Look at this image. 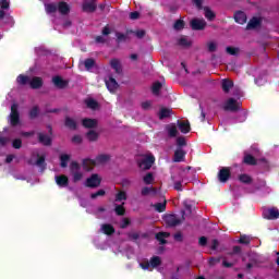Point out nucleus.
Wrapping results in <instances>:
<instances>
[{
	"label": "nucleus",
	"instance_id": "1",
	"mask_svg": "<svg viewBox=\"0 0 279 279\" xmlns=\"http://www.w3.org/2000/svg\"><path fill=\"white\" fill-rule=\"evenodd\" d=\"M156 162V158L151 154L144 155L138 159V167L143 171H147V169H151V165Z\"/></svg>",
	"mask_w": 279,
	"mask_h": 279
},
{
	"label": "nucleus",
	"instance_id": "33",
	"mask_svg": "<svg viewBox=\"0 0 279 279\" xmlns=\"http://www.w3.org/2000/svg\"><path fill=\"white\" fill-rule=\"evenodd\" d=\"M179 45L181 47H191L192 41H191V39H187L186 37L182 36L179 38Z\"/></svg>",
	"mask_w": 279,
	"mask_h": 279
},
{
	"label": "nucleus",
	"instance_id": "18",
	"mask_svg": "<svg viewBox=\"0 0 279 279\" xmlns=\"http://www.w3.org/2000/svg\"><path fill=\"white\" fill-rule=\"evenodd\" d=\"M52 82H53L54 86H57V88H65V86L68 84L66 81L62 80V77H60V76H54L52 78Z\"/></svg>",
	"mask_w": 279,
	"mask_h": 279
},
{
	"label": "nucleus",
	"instance_id": "46",
	"mask_svg": "<svg viewBox=\"0 0 279 279\" xmlns=\"http://www.w3.org/2000/svg\"><path fill=\"white\" fill-rule=\"evenodd\" d=\"M244 162L246 165H256V159L252 157V155H245L244 156Z\"/></svg>",
	"mask_w": 279,
	"mask_h": 279
},
{
	"label": "nucleus",
	"instance_id": "10",
	"mask_svg": "<svg viewBox=\"0 0 279 279\" xmlns=\"http://www.w3.org/2000/svg\"><path fill=\"white\" fill-rule=\"evenodd\" d=\"M11 125L19 124V106L12 105L11 107V114H10Z\"/></svg>",
	"mask_w": 279,
	"mask_h": 279
},
{
	"label": "nucleus",
	"instance_id": "24",
	"mask_svg": "<svg viewBox=\"0 0 279 279\" xmlns=\"http://www.w3.org/2000/svg\"><path fill=\"white\" fill-rule=\"evenodd\" d=\"M258 25H260V19L253 17L247 24V29H256Z\"/></svg>",
	"mask_w": 279,
	"mask_h": 279
},
{
	"label": "nucleus",
	"instance_id": "49",
	"mask_svg": "<svg viewBox=\"0 0 279 279\" xmlns=\"http://www.w3.org/2000/svg\"><path fill=\"white\" fill-rule=\"evenodd\" d=\"M174 29H177V31L184 29V21L178 20V21L174 23Z\"/></svg>",
	"mask_w": 279,
	"mask_h": 279
},
{
	"label": "nucleus",
	"instance_id": "14",
	"mask_svg": "<svg viewBox=\"0 0 279 279\" xmlns=\"http://www.w3.org/2000/svg\"><path fill=\"white\" fill-rule=\"evenodd\" d=\"M168 136H170L171 138H175V136H178V126L175 124H168L166 126Z\"/></svg>",
	"mask_w": 279,
	"mask_h": 279
},
{
	"label": "nucleus",
	"instance_id": "12",
	"mask_svg": "<svg viewBox=\"0 0 279 279\" xmlns=\"http://www.w3.org/2000/svg\"><path fill=\"white\" fill-rule=\"evenodd\" d=\"M230 179V169L229 168H222L218 173V180L219 182L226 183Z\"/></svg>",
	"mask_w": 279,
	"mask_h": 279
},
{
	"label": "nucleus",
	"instance_id": "4",
	"mask_svg": "<svg viewBox=\"0 0 279 279\" xmlns=\"http://www.w3.org/2000/svg\"><path fill=\"white\" fill-rule=\"evenodd\" d=\"M140 265H141L142 269H144V270L148 269L149 271H151V269H154V268L158 267V265H160V257H153L150 259V263L144 262V263H141Z\"/></svg>",
	"mask_w": 279,
	"mask_h": 279
},
{
	"label": "nucleus",
	"instance_id": "3",
	"mask_svg": "<svg viewBox=\"0 0 279 279\" xmlns=\"http://www.w3.org/2000/svg\"><path fill=\"white\" fill-rule=\"evenodd\" d=\"M263 217L264 219H269V220L279 219V209L276 207L265 208L263 210Z\"/></svg>",
	"mask_w": 279,
	"mask_h": 279
},
{
	"label": "nucleus",
	"instance_id": "21",
	"mask_svg": "<svg viewBox=\"0 0 279 279\" xmlns=\"http://www.w3.org/2000/svg\"><path fill=\"white\" fill-rule=\"evenodd\" d=\"M56 182L58 186H66L69 184V178L66 175H58L56 177Z\"/></svg>",
	"mask_w": 279,
	"mask_h": 279
},
{
	"label": "nucleus",
	"instance_id": "8",
	"mask_svg": "<svg viewBox=\"0 0 279 279\" xmlns=\"http://www.w3.org/2000/svg\"><path fill=\"white\" fill-rule=\"evenodd\" d=\"M190 25H191L192 29H196V31L204 29L206 27V20H204V19H193L190 22Z\"/></svg>",
	"mask_w": 279,
	"mask_h": 279
},
{
	"label": "nucleus",
	"instance_id": "43",
	"mask_svg": "<svg viewBox=\"0 0 279 279\" xmlns=\"http://www.w3.org/2000/svg\"><path fill=\"white\" fill-rule=\"evenodd\" d=\"M58 5L56 4H46V12L48 14H53V12H57Z\"/></svg>",
	"mask_w": 279,
	"mask_h": 279
},
{
	"label": "nucleus",
	"instance_id": "25",
	"mask_svg": "<svg viewBox=\"0 0 279 279\" xmlns=\"http://www.w3.org/2000/svg\"><path fill=\"white\" fill-rule=\"evenodd\" d=\"M234 86V83L230 80H223L222 81V89L225 93H230V88Z\"/></svg>",
	"mask_w": 279,
	"mask_h": 279
},
{
	"label": "nucleus",
	"instance_id": "29",
	"mask_svg": "<svg viewBox=\"0 0 279 279\" xmlns=\"http://www.w3.org/2000/svg\"><path fill=\"white\" fill-rule=\"evenodd\" d=\"M83 167L85 171H92L93 167H95V161L93 159H85L83 161Z\"/></svg>",
	"mask_w": 279,
	"mask_h": 279
},
{
	"label": "nucleus",
	"instance_id": "44",
	"mask_svg": "<svg viewBox=\"0 0 279 279\" xmlns=\"http://www.w3.org/2000/svg\"><path fill=\"white\" fill-rule=\"evenodd\" d=\"M240 182H243L244 184H250V182H252V177L247 175V174H241L239 177Z\"/></svg>",
	"mask_w": 279,
	"mask_h": 279
},
{
	"label": "nucleus",
	"instance_id": "5",
	"mask_svg": "<svg viewBox=\"0 0 279 279\" xmlns=\"http://www.w3.org/2000/svg\"><path fill=\"white\" fill-rule=\"evenodd\" d=\"M71 173L74 178V182H80V180H82L83 174H82L80 165L77 162L71 163Z\"/></svg>",
	"mask_w": 279,
	"mask_h": 279
},
{
	"label": "nucleus",
	"instance_id": "38",
	"mask_svg": "<svg viewBox=\"0 0 279 279\" xmlns=\"http://www.w3.org/2000/svg\"><path fill=\"white\" fill-rule=\"evenodd\" d=\"M65 125L66 128H70V130H75V128H77V123H75V120L71 118L65 119Z\"/></svg>",
	"mask_w": 279,
	"mask_h": 279
},
{
	"label": "nucleus",
	"instance_id": "52",
	"mask_svg": "<svg viewBox=\"0 0 279 279\" xmlns=\"http://www.w3.org/2000/svg\"><path fill=\"white\" fill-rule=\"evenodd\" d=\"M104 195H106V191L99 190L98 192L92 194V199H96V197H101Z\"/></svg>",
	"mask_w": 279,
	"mask_h": 279
},
{
	"label": "nucleus",
	"instance_id": "15",
	"mask_svg": "<svg viewBox=\"0 0 279 279\" xmlns=\"http://www.w3.org/2000/svg\"><path fill=\"white\" fill-rule=\"evenodd\" d=\"M57 9L60 14H69V12H71V7H69L66 2H59Z\"/></svg>",
	"mask_w": 279,
	"mask_h": 279
},
{
	"label": "nucleus",
	"instance_id": "50",
	"mask_svg": "<svg viewBox=\"0 0 279 279\" xmlns=\"http://www.w3.org/2000/svg\"><path fill=\"white\" fill-rule=\"evenodd\" d=\"M123 204H124V203H123ZM123 204L116 206V213H117V215H125V208L123 207Z\"/></svg>",
	"mask_w": 279,
	"mask_h": 279
},
{
	"label": "nucleus",
	"instance_id": "39",
	"mask_svg": "<svg viewBox=\"0 0 279 279\" xmlns=\"http://www.w3.org/2000/svg\"><path fill=\"white\" fill-rule=\"evenodd\" d=\"M143 181L145 184H154V174L148 172L146 175H144Z\"/></svg>",
	"mask_w": 279,
	"mask_h": 279
},
{
	"label": "nucleus",
	"instance_id": "31",
	"mask_svg": "<svg viewBox=\"0 0 279 279\" xmlns=\"http://www.w3.org/2000/svg\"><path fill=\"white\" fill-rule=\"evenodd\" d=\"M171 117V110L168 109V108H162L160 111H159V119H167Z\"/></svg>",
	"mask_w": 279,
	"mask_h": 279
},
{
	"label": "nucleus",
	"instance_id": "26",
	"mask_svg": "<svg viewBox=\"0 0 279 279\" xmlns=\"http://www.w3.org/2000/svg\"><path fill=\"white\" fill-rule=\"evenodd\" d=\"M156 239L159 241V243H161V245H165V243H167L165 239H169V232L157 233Z\"/></svg>",
	"mask_w": 279,
	"mask_h": 279
},
{
	"label": "nucleus",
	"instance_id": "42",
	"mask_svg": "<svg viewBox=\"0 0 279 279\" xmlns=\"http://www.w3.org/2000/svg\"><path fill=\"white\" fill-rule=\"evenodd\" d=\"M84 64H85V69H86L87 71H90V69H93V66H95V60H93V59H86V60L84 61Z\"/></svg>",
	"mask_w": 279,
	"mask_h": 279
},
{
	"label": "nucleus",
	"instance_id": "64",
	"mask_svg": "<svg viewBox=\"0 0 279 279\" xmlns=\"http://www.w3.org/2000/svg\"><path fill=\"white\" fill-rule=\"evenodd\" d=\"M174 191H182V183L181 182H175L174 183Z\"/></svg>",
	"mask_w": 279,
	"mask_h": 279
},
{
	"label": "nucleus",
	"instance_id": "48",
	"mask_svg": "<svg viewBox=\"0 0 279 279\" xmlns=\"http://www.w3.org/2000/svg\"><path fill=\"white\" fill-rule=\"evenodd\" d=\"M108 160H110V156H108V155H99L96 158L97 162H108Z\"/></svg>",
	"mask_w": 279,
	"mask_h": 279
},
{
	"label": "nucleus",
	"instance_id": "55",
	"mask_svg": "<svg viewBox=\"0 0 279 279\" xmlns=\"http://www.w3.org/2000/svg\"><path fill=\"white\" fill-rule=\"evenodd\" d=\"M1 8H2V10H8V8H10V1L2 0L1 1Z\"/></svg>",
	"mask_w": 279,
	"mask_h": 279
},
{
	"label": "nucleus",
	"instance_id": "45",
	"mask_svg": "<svg viewBox=\"0 0 279 279\" xmlns=\"http://www.w3.org/2000/svg\"><path fill=\"white\" fill-rule=\"evenodd\" d=\"M160 88H162V83L156 82L153 84V93L154 95H158L160 93Z\"/></svg>",
	"mask_w": 279,
	"mask_h": 279
},
{
	"label": "nucleus",
	"instance_id": "40",
	"mask_svg": "<svg viewBox=\"0 0 279 279\" xmlns=\"http://www.w3.org/2000/svg\"><path fill=\"white\" fill-rule=\"evenodd\" d=\"M156 189L154 187H143L142 195H155Z\"/></svg>",
	"mask_w": 279,
	"mask_h": 279
},
{
	"label": "nucleus",
	"instance_id": "17",
	"mask_svg": "<svg viewBox=\"0 0 279 279\" xmlns=\"http://www.w3.org/2000/svg\"><path fill=\"white\" fill-rule=\"evenodd\" d=\"M235 23H239L240 25H243L247 22V15L243 12H236L234 15Z\"/></svg>",
	"mask_w": 279,
	"mask_h": 279
},
{
	"label": "nucleus",
	"instance_id": "2",
	"mask_svg": "<svg viewBox=\"0 0 279 279\" xmlns=\"http://www.w3.org/2000/svg\"><path fill=\"white\" fill-rule=\"evenodd\" d=\"M241 252V247L235 246L233 248V253L229 254L227 257L223 258L222 265L223 267H233L236 264V254Z\"/></svg>",
	"mask_w": 279,
	"mask_h": 279
},
{
	"label": "nucleus",
	"instance_id": "59",
	"mask_svg": "<svg viewBox=\"0 0 279 279\" xmlns=\"http://www.w3.org/2000/svg\"><path fill=\"white\" fill-rule=\"evenodd\" d=\"M236 48L228 47L227 48V53H230V56H235L236 53Z\"/></svg>",
	"mask_w": 279,
	"mask_h": 279
},
{
	"label": "nucleus",
	"instance_id": "34",
	"mask_svg": "<svg viewBox=\"0 0 279 279\" xmlns=\"http://www.w3.org/2000/svg\"><path fill=\"white\" fill-rule=\"evenodd\" d=\"M39 141L43 143V145H51V136L39 134Z\"/></svg>",
	"mask_w": 279,
	"mask_h": 279
},
{
	"label": "nucleus",
	"instance_id": "61",
	"mask_svg": "<svg viewBox=\"0 0 279 279\" xmlns=\"http://www.w3.org/2000/svg\"><path fill=\"white\" fill-rule=\"evenodd\" d=\"M210 247H211V250H217V247H219V241L213 240Z\"/></svg>",
	"mask_w": 279,
	"mask_h": 279
},
{
	"label": "nucleus",
	"instance_id": "51",
	"mask_svg": "<svg viewBox=\"0 0 279 279\" xmlns=\"http://www.w3.org/2000/svg\"><path fill=\"white\" fill-rule=\"evenodd\" d=\"M177 145H178L179 147H184V146H186V138H184V137H178V138H177Z\"/></svg>",
	"mask_w": 279,
	"mask_h": 279
},
{
	"label": "nucleus",
	"instance_id": "6",
	"mask_svg": "<svg viewBox=\"0 0 279 279\" xmlns=\"http://www.w3.org/2000/svg\"><path fill=\"white\" fill-rule=\"evenodd\" d=\"M101 184V177L99 174H93L90 178L86 180V186L89 189H95Z\"/></svg>",
	"mask_w": 279,
	"mask_h": 279
},
{
	"label": "nucleus",
	"instance_id": "57",
	"mask_svg": "<svg viewBox=\"0 0 279 279\" xmlns=\"http://www.w3.org/2000/svg\"><path fill=\"white\" fill-rule=\"evenodd\" d=\"M72 142L75 143L76 145H80V143H82V137H81V135H75V136L72 138Z\"/></svg>",
	"mask_w": 279,
	"mask_h": 279
},
{
	"label": "nucleus",
	"instance_id": "36",
	"mask_svg": "<svg viewBox=\"0 0 279 279\" xmlns=\"http://www.w3.org/2000/svg\"><path fill=\"white\" fill-rule=\"evenodd\" d=\"M86 137L88 138V141L95 142V141H97V138H99V133H97L96 131H89L86 134Z\"/></svg>",
	"mask_w": 279,
	"mask_h": 279
},
{
	"label": "nucleus",
	"instance_id": "32",
	"mask_svg": "<svg viewBox=\"0 0 279 279\" xmlns=\"http://www.w3.org/2000/svg\"><path fill=\"white\" fill-rule=\"evenodd\" d=\"M101 231L104 234H113L114 233V228L110 225H102L101 226Z\"/></svg>",
	"mask_w": 279,
	"mask_h": 279
},
{
	"label": "nucleus",
	"instance_id": "41",
	"mask_svg": "<svg viewBox=\"0 0 279 279\" xmlns=\"http://www.w3.org/2000/svg\"><path fill=\"white\" fill-rule=\"evenodd\" d=\"M166 209L167 203H158L155 205V210H157V213H165Z\"/></svg>",
	"mask_w": 279,
	"mask_h": 279
},
{
	"label": "nucleus",
	"instance_id": "27",
	"mask_svg": "<svg viewBox=\"0 0 279 279\" xmlns=\"http://www.w3.org/2000/svg\"><path fill=\"white\" fill-rule=\"evenodd\" d=\"M32 165H37V167H43L45 165V157L37 155V158H34L31 160Z\"/></svg>",
	"mask_w": 279,
	"mask_h": 279
},
{
	"label": "nucleus",
	"instance_id": "16",
	"mask_svg": "<svg viewBox=\"0 0 279 279\" xmlns=\"http://www.w3.org/2000/svg\"><path fill=\"white\" fill-rule=\"evenodd\" d=\"M184 156H186V153H184V150L182 148H178L174 151V162H182L184 160Z\"/></svg>",
	"mask_w": 279,
	"mask_h": 279
},
{
	"label": "nucleus",
	"instance_id": "53",
	"mask_svg": "<svg viewBox=\"0 0 279 279\" xmlns=\"http://www.w3.org/2000/svg\"><path fill=\"white\" fill-rule=\"evenodd\" d=\"M250 241H251V239H250V236H247V235H242V236L240 238V243H242L243 245L250 244Z\"/></svg>",
	"mask_w": 279,
	"mask_h": 279
},
{
	"label": "nucleus",
	"instance_id": "56",
	"mask_svg": "<svg viewBox=\"0 0 279 279\" xmlns=\"http://www.w3.org/2000/svg\"><path fill=\"white\" fill-rule=\"evenodd\" d=\"M31 117H32V119H34L35 117H38V107H34L31 110Z\"/></svg>",
	"mask_w": 279,
	"mask_h": 279
},
{
	"label": "nucleus",
	"instance_id": "37",
	"mask_svg": "<svg viewBox=\"0 0 279 279\" xmlns=\"http://www.w3.org/2000/svg\"><path fill=\"white\" fill-rule=\"evenodd\" d=\"M125 199H128V193L124 191H121L116 195V202H125Z\"/></svg>",
	"mask_w": 279,
	"mask_h": 279
},
{
	"label": "nucleus",
	"instance_id": "54",
	"mask_svg": "<svg viewBox=\"0 0 279 279\" xmlns=\"http://www.w3.org/2000/svg\"><path fill=\"white\" fill-rule=\"evenodd\" d=\"M12 145H13L14 149H21V146L23 145V142L17 138V140L13 141Z\"/></svg>",
	"mask_w": 279,
	"mask_h": 279
},
{
	"label": "nucleus",
	"instance_id": "19",
	"mask_svg": "<svg viewBox=\"0 0 279 279\" xmlns=\"http://www.w3.org/2000/svg\"><path fill=\"white\" fill-rule=\"evenodd\" d=\"M165 219L168 226H178L180 223V220L178 217H175V215H168Z\"/></svg>",
	"mask_w": 279,
	"mask_h": 279
},
{
	"label": "nucleus",
	"instance_id": "58",
	"mask_svg": "<svg viewBox=\"0 0 279 279\" xmlns=\"http://www.w3.org/2000/svg\"><path fill=\"white\" fill-rule=\"evenodd\" d=\"M142 108L144 110H149V108H151V102L150 101L142 102Z\"/></svg>",
	"mask_w": 279,
	"mask_h": 279
},
{
	"label": "nucleus",
	"instance_id": "20",
	"mask_svg": "<svg viewBox=\"0 0 279 279\" xmlns=\"http://www.w3.org/2000/svg\"><path fill=\"white\" fill-rule=\"evenodd\" d=\"M29 85L32 88H40L43 86V78L35 76L29 80Z\"/></svg>",
	"mask_w": 279,
	"mask_h": 279
},
{
	"label": "nucleus",
	"instance_id": "11",
	"mask_svg": "<svg viewBox=\"0 0 279 279\" xmlns=\"http://www.w3.org/2000/svg\"><path fill=\"white\" fill-rule=\"evenodd\" d=\"M83 10L84 12H95L97 10V3L95 0H85L83 2Z\"/></svg>",
	"mask_w": 279,
	"mask_h": 279
},
{
	"label": "nucleus",
	"instance_id": "9",
	"mask_svg": "<svg viewBox=\"0 0 279 279\" xmlns=\"http://www.w3.org/2000/svg\"><path fill=\"white\" fill-rule=\"evenodd\" d=\"M239 106H241L240 102H239V100L233 99V98H229V99L225 102L223 108H225V110L234 111V110H239Z\"/></svg>",
	"mask_w": 279,
	"mask_h": 279
},
{
	"label": "nucleus",
	"instance_id": "7",
	"mask_svg": "<svg viewBox=\"0 0 279 279\" xmlns=\"http://www.w3.org/2000/svg\"><path fill=\"white\" fill-rule=\"evenodd\" d=\"M105 84L110 93H114L119 88V83L112 76L106 77Z\"/></svg>",
	"mask_w": 279,
	"mask_h": 279
},
{
	"label": "nucleus",
	"instance_id": "13",
	"mask_svg": "<svg viewBox=\"0 0 279 279\" xmlns=\"http://www.w3.org/2000/svg\"><path fill=\"white\" fill-rule=\"evenodd\" d=\"M178 128L182 134H189L191 132V123L189 121H178Z\"/></svg>",
	"mask_w": 279,
	"mask_h": 279
},
{
	"label": "nucleus",
	"instance_id": "23",
	"mask_svg": "<svg viewBox=\"0 0 279 279\" xmlns=\"http://www.w3.org/2000/svg\"><path fill=\"white\" fill-rule=\"evenodd\" d=\"M85 104L87 108H90V110H97V108H99V104L97 102V100L92 98L86 99Z\"/></svg>",
	"mask_w": 279,
	"mask_h": 279
},
{
	"label": "nucleus",
	"instance_id": "47",
	"mask_svg": "<svg viewBox=\"0 0 279 279\" xmlns=\"http://www.w3.org/2000/svg\"><path fill=\"white\" fill-rule=\"evenodd\" d=\"M17 83L19 84H29V77H27L25 75H19Z\"/></svg>",
	"mask_w": 279,
	"mask_h": 279
},
{
	"label": "nucleus",
	"instance_id": "60",
	"mask_svg": "<svg viewBox=\"0 0 279 279\" xmlns=\"http://www.w3.org/2000/svg\"><path fill=\"white\" fill-rule=\"evenodd\" d=\"M117 38H118L119 43H123V40H126L128 37L121 33H118Z\"/></svg>",
	"mask_w": 279,
	"mask_h": 279
},
{
	"label": "nucleus",
	"instance_id": "63",
	"mask_svg": "<svg viewBox=\"0 0 279 279\" xmlns=\"http://www.w3.org/2000/svg\"><path fill=\"white\" fill-rule=\"evenodd\" d=\"M215 49H217V45L215 43H209L208 44V50L209 51H215Z\"/></svg>",
	"mask_w": 279,
	"mask_h": 279
},
{
	"label": "nucleus",
	"instance_id": "28",
	"mask_svg": "<svg viewBox=\"0 0 279 279\" xmlns=\"http://www.w3.org/2000/svg\"><path fill=\"white\" fill-rule=\"evenodd\" d=\"M110 64L112 69L116 71V73L120 74L121 73V62L117 59H112L110 61Z\"/></svg>",
	"mask_w": 279,
	"mask_h": 279
},
{
	"label": "nucleus",
	"instance_id": "30",
	"mask_svg": "<svg viewBox=\"0 0 279 279\" xmlns=\"http://www.w3.org/2000/svg\"><path fill=\"white\" fill-rule=\"evenodd\" d=\"M205 19L207 21H215V12H213V10H210V8L206 7L205 9Z\"/></svg>",
	"mask_w": 279,
	"mask_h": 279
},
{
	"label": "nucleus",
	"instance_id": "62",
	"mask_svg": "<svg viewBox=\"0 0 279 279\" xmlns=\"http://www.w3.org/2000/svg\"><path fill=\"white\" fill-rule=\"evenodd\" d=\"M130 19H131L132 21H136V19H138V12H132V13H130Z\"/></svg>",
	"mask_w": 279,
	"mask_h": 279
},
{
	"label": "nucleus",
	"instance_id": "22",
	"mask_svg": "<svg viewBox=\"0 0 279 279\" xmlns=\"http://www.w3.org/2000/svg\"><path fill=\"white\" fill-rule=\"evenodd\" d=\"M82 124H83V128L93 129L97 125V120H95V119H84Z\"/></svg>",
	"mask_w": 279,
	"mask_h": 279
},
{
	"label": "nucleus",
	"instance_id": "35",
	"mask_svg": "<svg viewBox=\"0 0 279 279\" xmlns=\"http://www.w3.org/2000/svg\"><path fill=\"white\" fill-rule=\"evenodd\" d=\"M60 160H61V167L64 168L69 165V160H71V155L62 154L60 156Z\"/></svg>",
	"mask_w": 279,
	"mask_h": 279
}]
</instances>
